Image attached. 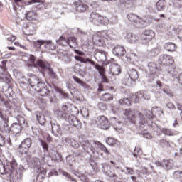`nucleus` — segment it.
I'll use <instances>...</instances> for the list:
<instances>
[{"instance_id": "44", "label": "nucleus", "mask_w": 182, "mask_h": 182, "mask_svg": "<svg viewBox=\"0 0 182 182\" xmlns=\"http://www.w3.org/2000/svg\"><path fill=\"white\" fill-rule=\"evenodd\" d=\"M43 69H48V72H49V75L50 76V77L52 79H58V75H56V73H55V72H53V70H52L50 67H49V63H48V67L43 68Z\"/></svg>"}, {"instance_id": "19", "label": "nucleus", "mask_w": 182, "mask_h": 182, "mask_svg": "<svg viewBox=\"0 0 182 182\" xmlns=\"http://www.w3.org/2000/svg\"><path fill=\"white\" fill-rule=\"evenodd\" d=\"M3 65L0 66V79L1 82H6L9 80L8 74L6 73V66L5 65V61H2Z\"/></svg>"}, {"instance_id": "63", "label": "nucleus", "mask_w": 182, "mask_h": 182, "mask_svg": "<svg viewBox=\"0 0 182 182\" xmlns=\"http://www.w3.org/2000/svg\"><path fill=\"white\" fill-rule=\"evenodd\" d=\"M81 113L84 117H89V111L86 109H83Z\"/></svg>"}, {"instance_id": "9", "label": "nucleus", "mask_w": 182, "mask_h": 182, "mask_svg": "<svg viewBox=\"0 0 182 182\" xmlns=\"http://www.w3.org/2000/svg\"><path fill=\"white\" fill-rule=\"evenodd\" d=\"M17 119L18 120V123H14L10 127V132H11L13 134H15V136H16V134H19V133L22 132V123H25L24 117L18 116L17 117Z\"/></svg>"}, {"instance_id": "51", "label": "nucleus", "mask_w": 182, "mask_h": 182, "mask_svg": "<svg viewBox=\"0 0 182 182\" xmlns=\"http://www.w3.org/2000/svg\"><path fill=\"white\" fill-rule=\"evenodd\" d=\"M106 143L109 146H113V144H114V143H116V140L114 138L108 137L106 139Z\"/></svg>"}, {"instance_id": "36", "label": "nucleus", "mask_w": 182, "mask_h": 182, "mask_svg": "<svg viewBox=\"0 0 182 182\" xmlns=\"http://www.w3.org/2000/svg\"><path fill=\"white\" fill-rule=\"evenodd\" d=\"M36 119L38 120V123L43 126L46 123V118H45V115L41 114L40 112L36 113Z\"/></svg>"}, {"instance_id": "1", "label": "nucleus", "mask_w": 182, "mask_h": 182, "mask_svg": "<svg viewBox=\"0 0 182 182\" xmlns=\"http://www.w3.org/2000/svg\"><path fill=\"white\" fill-rule=\"evenodd\" d=\"M124 116L127 117V119L130 123L134 124L136 122H138V126L141 130L144 129H147L149 126H150L149 122L153 120V112L150 110H146L145 112V114L141 113L140 111L138 110H129L126 109L124 112Z\"/></svg>"}, {"instance_id": "6", "label": "nucleus", "mask_w": 182, "mask_h": 182, "mask_svg": "<svg viewBox=\"0 0 182 182\" xmlns=\"http://www.w3.org/2000/svg\"><path fill=\"white\" fill-rule=\"evenodd\" d=\"M6 166H8L10 171V173H7L10 175V178H12L14 181L22 178V173L18 172L16 170L18 168V163L16 162V160L13 159L8 162Z\"/></svg>"}, {"instance_id": "5", "label": "nucleus", "mask_w": 182, "mask_h": 182, "mask_svg": "<svg viewBox=\"0 0 182 182\" xmlns=\"http://www.w3.org/2000/svg\"><path fill=\"white\" fill-rule=\"evenodd\" d=\"M99 141L96 142L95 141L85 140L82 143L83 151H79L77 154L81 156V157H83L85 156V154H86V153H89V151H92V153H95V149H97Z\"/></svg>"}, {"instance_id": "22", "label": "nucleus", "mask_w": 182, "mask_h": 182, "mask_svg": "<svg viewBox=\"0 0 182 182\" xmlns=\"http://www.w3.org/2000/svg\"><path fill=\"white\" fill-rule=\"evenodd\" d=\"M101 36L107 41H112V39H114L116 38V34L110 30L102 31Z\"/></svg>"}, {"instance_id": "29", "label": "nucleus", "mask_w": 182, "mask_h": 182, "mask_svg": "<svg viewBox=\"0 0 182 182\" xmlns=\"http://www.w3.org/2000/svg\"><path fill=\"white\" fill-rule=\"evenodd\" d=\"M52 126V133L55 136H58V134H62V128H60V125L58 124H51Z\"/></svg>"}, {"instance_id": "57", "label": "nucleus", "mask_w": 182, "mask_h": 182, "mask_svg": "<svg viewBox=\"0 0 182 182\" xmlns=\"http://www.w3.org/2000/svg\"><path fill=\"white\" fill-rule=\"evenodd\" d=\"M125 168L127 170L126 174H130L131 176H133V174H134V171L133 170V168L125 167Z\"/></svg>"}, {"instance_id": "38", "label": "nucleus", "mask_w": 182, "mask_h": 182, "mask_svg": "<svg viewBox=\"0 0 182 182\" xmlns=\"http://www.w3.org/2000/svg\"><path fill=\"white\" fill-rule=\"evenodd\" d=\"M92 41L95 45H98V46H100L101 45H103V38L99 37V36H95L92 38Z\"/></svg>"}, {"instance_id": "53", "label": "nucleus", "mask_w": 182, "mask_h": 182, "mask_svg": "<svg viewBox=\"0 0 182 182\" xmlns=\"http://www.w3.org/2000/svg\"><path fill=\"white\" fill-rule=\"evenodd\" d=\"M45 42L46 41L38 40L36 42L35 45L36 48H41V46H42V45H45Z\"/></svg>"}, {"instance_id": "61", "label": "nucleus", "mask_w": 182, "mask_h": 182, "mask_svg": "<svg viewBox=\"0 0 182 182\" xmlns=\"http://www.w3.org/2000/svg\"><path fill=\"white\" fill-rule=\"evenodd\" d=\"M90 164L94 171H99V168H97V164H96L95 162H92Z\"/></svg>"}, {"instance_id": "13", "label": "nucleus", "mask_w": 182, "mask_h": 182, "mask_svg": "<svg viewBox=\"0 0 182 182\" xmlns=\"http://www.w3.org/2000/svg\"><path fill=\"white\" fill-rule=\"evenodd\" d=\"M154 164L157 167H163L166 170H171L174 166V161L172 159H164L161 162L156 161Z\"/></svg>"}, {"instance_id": "54", "label": "nucleus", "mask_w": 182, "mask_h": 182, "mask_svg": "<svg viewBox=\"0 0 182 182\" xmlns=\"http://www.w3.org/2000/svg\"><path fill=\"white\" fill-rule=\"evenodd\" d=\"M176 32L178 33V38H179V39H182V26H181L177 28Z\"/></svg>"}, {"instance_id": "62", "label": "nucleus", "mask_w": 182, "mask_h": 182, "mask_svg": "<svg viewBox=\"0 0 182 182\" xmlns=\"http://www.w3.org/2000/svg\"><path fill=\"white\" fill-rule=\"evenodd\" d=\"M144 137L145 139H149V140L151 139H153V136L151 135V134L149 133V132H145V133H144Z\"/></svg>"}, {"instance_id": "31", "label": "nucleus", "mask_w": 182, "mask_h": 182, "mask_svg": "<svg viewBox=\"0 0 182 182\" xmlns=\"http://www.w3.org/2000/svg\"><path fill=\"white\" fill-rule=\"evenodd\" d=\"M75 60L77 62H81V63H90V65H95V61L92 60L89 58H84L80 56L75 55Z\"/></svg>"}, {"instance_id": "46", "label": "nucleus", "mask_w": 182, "mask_h": 182, "mask_svg": "<svg viewBox=\"0 0 182 182\" xmlns=\"http://www.w3.org/2000/svg\"><path fill=\"white\" fill-rule=\"evenodd\" d=\"M1 130L3 132L9 133L11 132V127L9 128V126L8 124H6V122L4 121V124L3 126H1Z\"/></svg>"}, {"instance_id": "45", "label": "nucleus", "mask_w": 182, "mask_h": 182, "mask_svg": "<svg viewBox=\"0 0 182 182\" xmlns=\"http://www.w3.org/2000/svg\"><path fill=\"white\" fill-rule=\"evenodd\" d=\"M57 43L61 45V46H66L68 45V40L65 37L60 36L59 40L57 41Z\"/></svg>"}, {"instance_id": "4", "label": "nucleus", "mask_w": 182, "mask_h": 182, "mask_svg": "<svg viewBox=\"0 0 182 182\" xmlns=\"http://www.w3.org/2000/svg\"><path fill=\"white\" fill-rule=\"evenodd\" d=\"M27 163L31 167L37 168V173L39 174L37 176V179L45 178V169L43 168V164L41 161V159L36 157H28L27 159Z\"/></svg>"}, {"instance_id": "27", "label": "nucleus", "mask_w": 182, "mask_h": 182, "mask_svg": "<svg viewBox=\"0 0 182 182\" xmlns=\"http://www.w3.org/2000/svg\"><path fill=\"white\" fill-rule=\"evenodd\" d=\"M127 41L130 43H136L139 41V36L133 33H128L127 34Z\"/></svg>"}, {"instance_id": "32", "label": "nucleus", "mask_w": 182, "mask_h": 182, "mask_svg": "<svg viewBox=\"0 0 182 182\" xmlns=\"http://www.w3.org/2000/svg\"><path fill=\"white\" fill-rule=\"evenodd\" d=\"M67 45H69L70 48H73V49H75L77 46V41H76V38L70 37L67 40Z\"/></svg>"}, {"instance_id": "20", "label": "nucleus", "mask_w": 182, "mask_h": 182, "mask_svg": "<svg viewBox=\"0 0 182 182\" xmlns=\"http://www.w3.org/2000/svg\"><path fill=\"white\" fill-rule=\"evenodd\" d=\"M107 53L103 50H98L95 54V58L97 62H106Z\"/></svg>"}, {"instance_id": "2", "label": "nucleus", "mask_w": 182, "mask_h": 182, "mask_svg": "<svg viewBox=\"0 0 182 182\" xmlns=\"http://www.w3.org/2000/svg\"><path fill=\"white\" fill-rule=\"evenodd\" d=\"M28 80L30 86H31L36 92L41 93V96L50 97V91L48 90L46 84L39 79V77L32 73H29L28 74Z\"/></svg>"}, {"instance_id": "33", "label": "nucleus", "mask_w": 182, "mask_h": 182, "mask_svg": "<svg viewBox=\"0 0 182 182\" xmlns=\"http://www.w3.org/2000/svg\"><path fill=\"white\" fill-rule=\"evenodd\" d=\"M9 173H11L9 167L6 166V165H4L2 161L0 160V174H8Z\"/></svg>"}, {"instance_id": "56", "label": "nucleus", "mask_w": 182, "mask_h": 182, "mask_svg": "<svg viewBox=\"0 0 182 182\" xmlns=\"http://www.w3.org/2000/svg\"><path fill=\"white\" fill-rule=\"evenodd\" d=\"M71 147H73L74 149H79L80 145L79 143H77V141L73 140L71 141V144H70Z\"/></svg>"}, {"instance_id": "58", "label": "nucleus", "mask_w": 182, "mask_h": 182, "mask_svg": "<svg viewBox=\"0 0 182 182\" xmlns=\"http://www.w3.org/2000/svg\"><path fill=\"white\" fill-rule=\"evenodd\" d=\"M77 177H79L80 178V180L83 182H90L89 181V178H86V176H83V175H78Z\"/></svg>"}, {"instance_id": "64", "label": "nucleus", "mask_w": 182, "mask_h": 182, "mask_svg": "<svg viewBox=\"0 0 182 182\" xmlns=\"http://www.w3.org/2000/svg\"><path fill=\"white\" fill-rule=\"evenodd\" d=\"M62 110L63 111H60V110L58 111V113L60 112H62V113H68V112H66V111L68 110V106L67 105H63L62 106Z\"/></svg>"}, {"instance_id": "41", "label": "nucleus", "mask_w": 182, "mask_h": 182, "mask_svg": "<svg viewBox=\"0 0 182 182\" xmlns=\"http://www.w3.org/2000/svg\"><path fill=\"white\" fill-rule=\"evenodd\" d=\"M97 148L100 149V150L104 151V153H105V154H107V156H109L110 155V152L109 151L107 148H106V146H105V145H103L102 143L98 142Z\"/></svg>"}, {"instance_id": "39", "label": "nucleus", "mask_w": 182, "mask_h": 182, "mask_svg": "<svg viewBox=\"0 0 182 182\" xmlns=\"http://www.w3.org/2000/svg\"><path fill=\"white\" fill-rule=\"evenodd\" d=\"M26 18L28 21H34V19H36V12L29 11L26 14Z\"/></svg>"}, {"instance_id": "28", "label": "nucleus", "mask_w": 182, "mask_h": 182, "mask_svg": "<svg viewBox=\"0 0 182 182\" xmlns=\"http://www.w3.org/2000/svg\"><path fill=\"white\" fill-rule=\"evenodd\" d=\"M148 68L149 72H151L152 75H156L159 73V68L157 67V64H156L154 62L149 63Z\"/></svg>"}, {"instance_id": "52", "label": "nucleus", "mask_w": 182, "mask_h": 182, "mask_svg": "<svg viewBox=\"0 0 182 182\" xmlns=\"http://www.w3.org/2000/svg\"><path fill=\"white\" fill-rule=\"evenodd\" d=\"M41 146H42L43 150H45L46 151H48L49 145H48V143H46V141H41Z\"/></svg>"}, {"instance_id": "60", "label": "nucleus", "mask_w": 182, "mask_h": 182, "mask_svg": "<svg viewBox=\"0 0 182 182\" xmlns=\"http://www.w3.org/2000/svg\"><path fill=\"white\" fill-rule=\"evenodd\" d=\"M166 107H168V109H176V105H174L173 102H168L166 105Z\"/></svg>"}, {"instance_id": "47", "label": "nucleus", "mask_w": 182, "mask_h": 182, "mask_svg": "<svg viewBox=\"0 0 182 182\" xmlns=\"http://www.w3.org/2000/svg\"><path fill=\"white\" fill-rule=\"evenodd\" d=\"M27 35H33L35 33V28H33V26L32 24L28 25L26 28Z\"/></svg>"}, {"instance_id": "48", "label": "nucleus", "mask_w": 182, "mask_h": 182, "mask_svg": "<svg viewBox=\"0 0 182 182\" xmlns=\"http://www.w3.org/2000/svg\"><path fill=\"white\" fill-rule=\"evenodd\" d=\"M162 133H164V134L166 136H174L173 131L167 128H164V129H162Z\"/></svg>"}, {"instance_id": "12", "label": "nucleus", "mask_w": 182, "mask_h": 182, "mask_svg": "<svg viewBox=\"0 0 182 182\" xmlns=\"http://www.w3.org/2000/svg\"><path fill=\"white\" fill-rule=\"evenodd\" d=\"M158 62L160 65H164V66H170L174 63V58L171 55L164 54L159 57Z\"/></svg>"}, {"instance_id": "30", "label": "nucleus", "mask_w": 182, "mask_h": 182, "mask_svg": "<svg viewBox=\"0 0 182 182\" xmlns=\"http://www.w3.org/2000/svg\"><path fill=\"white\" fill-rule=\"evenodd\" d=\"M167 1L166 0H159L156 4V7L158 11H164Z\"/></svg>"}, {"instance_id": "18", "label": "nucleus", "mask_w": 182, "mask_h": 182, "mask_svg": "<svg viewBox=\"0 0 182 182\" xmlns=\"http://www.w3.org/2000/svg\"><path fill=\"white\" fill-rule=\"evenodd\" d=\"M101 15L97 13L96 11H92L90 14V21L94 25L99 26L100 25V18Z\"/></svg>"}, {"instance_id": "17", "label": "nucleus", "mask_w": 182, "mask_h": 182, "mask_svg": "<svg viewBox=\"0 0 182 182\" xmlns=\"http://www.w3.org/2000/svg\"><path fill=\"white\" fill-rule=\"evenodd\" d=\"M99 126L103 130H107L110 127V124H109V121H107V118L105 116L99 117Z\"/></svg>"}, {"instance_id": "37", "label": "nucleus", "mask_w": 182, "mask_h": 182, "mask_svg": "<svg viewBox=\"0 0 182 182\" xmlns=\"http://www.w3.org/2000/svg\"><path fill=\"white\" fill-rule=\"evenodd\" d=\"M45 48L48 49V50H55L56 49V45L52 41L48 40L45 41Z\"/></svg>"}, {"instance_id": "21", "label": "nucleus", "mask_w": 182, "mask_h": 182, "mask_svg": "<svg viewBox=\"0 0 182 182\" xmlns=\"http://www.w3.org/2000/svg\"><path fill=\"white\" fill-rule=\"evenodd\" d=\"M102 171H104V173H105L108 177H114L115 178L117 177V174L112 173V171H109V170H110V166H109V164L106 163L102 164Z\"/></svg>"}, {"instance_id": "10", "label": "nucleus", "mask_w": 182, "mask_h": 182, "mask_svg": "<svg viewBox=\"0 0 182 182\" xmlns=\"http://www.w3.org/2000/svg\"><path fill=\"white\" fill-rule=\"evenodd\" d=\"M129 79L125 85L127 86H136V81L139 79V72L136 69H131L129 70Z\"/></svg>"}, {"instance_id": "24", "label": "nucleus", "mask_w": 182, "mask_h": 182, "mask_svg": "<svg viewBox=\"0 0 182 182\" xmlns=\"http://www.w3.org/2000/svg\"><path fill=\"white\" fill-rule=\"evenodd\" d=\"M161 87H163V83H161V81H156V85L153 86V92L155 95H160L161 92H164V89Z\"/></svg>"}, {"instance_id": "55", "label": "nucleus", "mask_w": 182, "mask_h": 182, "mask_svg": "<svg viewBox=\"0 0 182 182\" xmlns=\"http://www.w3.org/2000/svg\"><path fill=\"white\" fill-rule=\"evenodd\" d=\"M159 144L162 147H166V146H167L168 144V142L166 139H161V140H159Z\"/></svg>"}, {"instance_id": "43", "label": "nucleus", "mask_w": 182, "mask_h": 182, "mask_svg": "<svg viewBox=\"0 0 182 182\" xmlns=\"http://www.w3.org/2000/svg\"><path fill=\"white\" fill-rule=\"evenodd\" d=\"M73 79L74 80V82H75V83L80 85V86H82V87H86V83H85V82L80 80V78L76 76H73Z\"/></svg>"}, {"instance_id": "40", "label": "nucleus", "mask_w": 182, "mask_h": 182, "mask_svg": "<svg viewBox=\"0 0 182 182\" xmlns=\"http://www.w3.org/2000/svg\"><path fill=\"white\" fill-rule=\"evenodd\" d=\"M101 100L103 102H108V100H113V97L109 93H105L102 95Z\"/></svg>"}, {"instance_id": "16", "label": "nucleus", "mask_w": 182, "mask_h": 182, "mask_svg": "<svg viewBox=\"0 0 182 182\" xmlns=\"http://www.w3.org/2000/svg\"><path fill=\"white\" fill-rule=\"evenodd\" d=\"M154 38V31L152 30L144 31L142 35V41L144 43H147L150 42L151 39Z\"/></svg>"}, {"instance_id": "49", "label": "nucleus", "mask_w": 182, "mask_h": 182, "mask_svg": "<svg viewBox=\"0 0 182 182\" xmlns=\"http://www.w3.org/2000/svg\"><path fill=\"white\" fill-rule=\"evenodd\" d=\"M109 23V18L107 17L102 16L100 18V25H107Z\"/></svg>"}, {"instance_id": "25", "label": "nucleus", "mask_w": 182, "mask_h": 182, "mask_svg": "<svg viewBox=\"0 0 182 182\" xmlns=\"http://www.w3.org/2000/svg\"><path fill=\"white\" fill-rule=\"evenodd\" d=\"M110 121L112 123V124L115 125L114 129H115L117 132L122 130V128L123 127V124H122V122L117 121V119H116V117H111Z\"/></svg>"}, {"instance_id": "26", "label": "nucleus", "mask_w": 182, "mask_h": 182, "mask_svg": "<svg viewBox=\"0 0 182 182\" xmlns=\"http://www.w3.org/2000/svg\"><path fill=\"white\" fill-rule=\"evenodd\" d=\"M74 5L75 6V9L78 11V12H85L86 9H87V5L82 3L81 1L74 2Z\"/></svg>"}, {"instance_id": "23", "label": "nucleus", "mask_w": 182, "mask_h": 182, "mask_svg": "<svg viewBox=\"0 0 182 182\" xmlns=\"http://www.w3.org/2000/svg\"><path fill=\"white\" fill-rule=\"evenodd\" d=\"M113 53L115 56H124L126 55V50L122 46H117L113 49Z\"/></svg>"}, {"instance_id": "14", "label": "nucleus", "mask_w": 182, "mask_h": 182, "mask_svg": "<svg viewBox=\"0 0 182 182\" xmlns=\"http://www.w3.org/2000/svg\"><path fill=\"white\" fill-rule=\"evenodd\" d=\"M132 100L134 102V103H139L140 102V99H144L145 100H150V95L147 94L146 91H139L131 97Z\"/></svg>"}, {"instance_id": "3", "label": "nucleus", "mask_w": 182, "mask_h": 182, "mask_svg": "<svg viewBox=\"0 0 182 182\" xmlns=\"http://www.w3.org/2000/svg\"><path fill=\"white\" fill-rule=\"evenodd\" d=\"M127 18L134 28H144L145 26H147V24L146 23H151V22H153V18H150V20L144 21L140 16L134 13H129Z\"/></svg>"}, {"instance_id": "50", "label": "nucleus", "mask_w": 182, "mask_h": 182, "mask_svg": "<svg viewBox=\"0 0 182 182\" xmlns=\"http://www.w3.org/2000/svg\"><path fill=\"white\" fill-rule=\"evenodd\" d=\"M173 178L175 180H177L178 178H182V171H176L173 174Z\"/></svg>"}, {"instance_id": "34", "label": "nucleus", "mask_w": 182, "mask_h": 182, "mask_svg": "<svg viewBox=\"0 0 182 182\" xmlns=\"http://www.w3.org/2000/svg\"><path fill=\"white\" fill-rule=\"evenodd\" d=\"M164 48L168 52H174V50H176V44L171 42H168L165 43V45L164 46Z\"/></svg>"}, {"instance_id": "15", "label": "nucleus", "mask_w": 182, "mask_h": 182, "mask_svg": "<svg viewBox=\"0 0 182 182\" xmlns=\"http://www.w3.org/2000/svg\"><path fill=\"white\" fill-rule=\"evenodd\" d=\"M109 74L112 75V76H119L120 75V72H122V68L120 65L116 63L109 62Z\"/></svg>"}, {"instance_id": "59", "label": "nucleus", "mask_w": 182, "mask_h": 182, "mask_svg": "<svg viewBox=\"0 0 182 182\" xmlns=\"http://www.w3.org/2000/svg\"><path fill=\"white\" fill-rule=\"evenodd\" d=\"M0 146L1 147L5 146V138L1 134H0Z\"/></svg>"}, {"instance_id": "35", "label": "nucleus", "mask_w": 182, "mask_h": 182, "mask_svg": "<svg viewBox=\"0 0 182 182\" xmlns=\"http://www.w3.org/2000/svg\"><path fill=\"white\" fill-rule=\"evenodd\" d=\"M151 127H154V132H156L157 136H161V133H163V129L164 128L156 124V123H154L151 122Z\"/></svg>"}, {"instance_id": "42", "label": "nucleus", "mask_w": 182, "mask_h": 182, "mask_svg": "<svg viewBox=\"0 0 182 182\" xmlns=\"http://www.w3.org/2000/svg\"><path fill=\"white\" fill-rule=\"evenodd\" d=\"M92 66H95V68L97 69V70H98V72L101 76L105 75V73L106 72V69L104 67L100 66L97 64L92 65Z\"/></svg>"}, {"instance_id": "8", "label": "nucleus", "mask_w": 182, "mask_h": 182, "mask_svg": "<svg viewBox=\"0 0 182 182\" xmlns=\"http://www.w3.org/2000/svg\"><path fill=\"white\" fill-rule=\"evenodd\" d=\"M32 146V139L27 138L19 145L18 151L20 154H26Z\"/></svg>"}, {"instance_id": "7", "label": "nucleus", "mask_w": 182, "mask_h": 182, "mask_svg": "<svg viewBox=\"0 0 182 182\" xmlns=\"http://www.w3.org/2000/svg\"><path fill=\"white\" fill-rule=\"evenodd\" d=\"M58 117H63V119H67L71 126H74V127H82V124H80V120L77 119V117H75L73 114L68 113H63L62 111H60L57 113Z\"/></svg>"}, {"instance_id": "11", "label": "nucleus", "mask_w": 182, "mask_h": 182, "mask_svg": "<svg viewBox=\"0 0 182 182\" xmlns=\"http://www.w3.org/2000/svg\"><path fill=\"white\" fill-rule=\"evenodd\" d=\"M28 60L31 63V66H34V68H41V69H45V68H48V63L44 62L42 60H38L36 63V58L33 56V55H30L28 56Z\"/></svg>"}]
</instances>
